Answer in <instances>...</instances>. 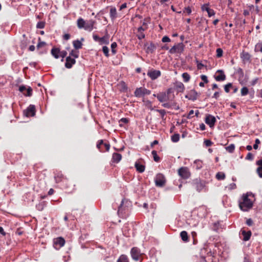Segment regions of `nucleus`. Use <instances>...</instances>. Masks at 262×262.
<instances>
[{
  "mask_svg": "<svg viewBox=\"0 0 262 262\" xmlns=\"http://www.w3.org/2000/svg\"><path fill=\"white\" fill-rule=\"evenodd\" d=\"M65 67L68 69H70L75 63L76 60L75 58H72L70 56L67 57Z\"/></svg>",
  "mask_w": 262,
  "mask_h": 262,
  "instance_id": "nucleus-14",
  "label": "nucleus"
},
{
  "mask_svg": "<svg viewBox=\"0 0 262 262\" xmlns=\"http://www.w3.org/2000/svg\"><path fill=\"white\" fill-rule=\"evenodd\" d=\"M157 98L160 102L172 101L174 98V95L167 96L164 92L160 93L157 94Z\"/></svg>",
  "mask_w": 262,
  "mask_h": 262,
  "instance_id": "nucleus-5",
  "label": "nucleus"
},
{
  "mask_svg": "<svg viewBox=\"0 0 262 262\" xmlns=\"http://www.w3.org/2000/svg\"><path fill=\"white\" fill-rule=\"evenodd\" d=\"M128 122V119L126 118H122L119 121V125L121 127L123 126L124 124H127Z\"/></svg>",
  "mask_w": 262,
  "mask_h": 262,
  "instance_id": "nucleus-34",
  "label": "nucleus"
},
{
  "mask_svg": "<svg viewBox=\"0 0 262 262\" xmlns=\"http://www.w3.org/2000/svg\"><path fill=\"white\" fill-rule=\"evenodd\" d=\"M96 24V21L93 19H90L85 21L84 30L89 32L92 31L94 27V26Z\"/></svg>",
  "mask_w": 262,
  "mask_h": 262,
  "instance_id": "nucleus-13",
  "label": "nucleus"
},
{
  "mask_svg": "<svg viewBox=\"0 0 262 262\" xmlns=\"http://www.w3.org/2000/svg\"><path fill=\"white\" fill-rule=\"evenodd\" d=\"M162 41L163 42H168L170 41V39L167 36H164L162 39Z\"/></svg>",
  "mask_w": 262,
  "mask_h": 262,
  "instance_id": "nucleus-57",
  "label": "nucleus"
},
{
  "mask_svg": "<svg viewBox=\"0 0 262 262\" xmlns=\"http://www.w3.org/2000/svg\"><path fill=\"white\" fill-rule=\"evenodd\" d=\"M124 203V200H122L121 201V204L120 205V206L118 207V213L119 215L120 214H122L123 212V203Z\"/></svg>",
  "mask_w": 262,
  "mask_h": 262,
  "instance_id": "nucleus-46",
  "label": "nucleus"
},
{
  "mask_svg": "<svg viewBox=\"0 0 262 262\" xmlns=\"http://www.w3.org/2000/svg\"><path fill=\"white\" fill-rule=\"evenodd\" d=\"M99 41L101 43H106L107 44L108 43V38L106 36L100 37Z\"/></svg>",
  "mask_w": 262,
  "mask_h": 262,
  "instance_id": "nucleus-42",
  "label": "nucleus"
},
{
  "mask_svg": "<svg viewBox=\"0 0 262 262\" xmlns=\"http://www.w3.org/2000/svg\"><path fill=\"white\" fill-rule=\"evenodd\" d=\"M182 76L185 82H188L190 79L189 74L186 72L183 73Z\"/></svg>",
  "mask_w": 262,
  "mask_h": 262,
  "instance_id": "nucleus-32",
  "label": "nucleus"
},
{
  "mask_svg": "<svg viewBox=\"0 0 262 262\" xmlns=\"http://www.w3.org/2000/svg\"><path fill=\"white\" fill-rule=\"evenodd\" d=\"M228 188L230 190L234 189L236 188V184L234 183H232L230 184L229 186H228Z\"/></svg>",
  "mask_w": 262,
  "mask_h": 262,
  "instance_id": "nucleus-63",
  "label": "nucleus"
},
{
  "mask_svg": "<svg viewBox=\"0 0 262 262\" xmlns=\"http://www.w3.org/2000/svg\"><path fill=\"white\" fill-rule=\"evenodd\" d=\"M248 89L246 86L242 88V89H241V95L242 96L247 95L248 94Z\"/></svg>",
  "mask_w": 262,
  "mask_h": 262,
  "instance_id": "nucleus-38",
  "label": "nucleus"
},
{
  "mask_svg": "<svg viewBox=\"0 0 262 262\" xmlns=\"http://www.w3.org/2000/svg\"><path fill=\"white\" fill-rule=\"evenodd\" d=\"M260 143V140L258 139H256L255 141V144L253 145V148L255 149H257L258 148V145Z\"/></svg>",
  "mask_w": 262,
  "mask_h": 262,
  "instance_id": "nucleus-52",
  "label": "nucleus"
},
{
  "mask_svg": "<svg viewBox=\"0 0 262 262\" xmlns=\"http://www.w3.org/2000/svg\"><path fill=\"white\" fill-rule=\"evenodd\" d=\"M147 75L151 80H154L159 77L161 73L159 70L152 69L148 71Z\"/></svg>",
  "mask_w": 262,
  "mask_h": 262,
  "instance_id": "nucleus-9",
  "label": "nucleus"
},
{
  "mask_svg": "<svg viewBox=\"0 0 262 262\" xmlns=\"http://www.w3.org/2000/svg\"><path fill=\"white\" fill-rule=\"evenodd\" d=\"M217 72L220 73V74L215 77V79L217 81H224L226 79V76L224 72L222 70H218Z\"/></svg>",
  "mask_w": 262,
  "mask_h": 262,
  "instance_id": "nucleus-22",
  "label": "nucleus"
},
{
  "mask_svg": "<svg viewBox=\"0 0 262 262\" xmlns=\"http://www.w3.org/2000/svg\"><path fill=\"white\" fill-rule=\"evenodd\" d=\"M45 26V23L44 21H39L36 25V28L38 29H43Z\"/></svg>",
  "mask_w": 262,
  "mask_h": 262,
  "instance_id": "nucleus-40",
  "label": "nucleus"
},
{
  "mask_svg": "<svg viewBox=\"0 0 262 262\" xmlns=\"http://www.w3.org/2000/svg\"><path fill=\"white\" fill-rule=\"evenodd\" d=\"M255 50L262 53V44L260 43H257L255 46Z\"/></svg>",
  "mask_w": 262,
  "mask_h": 262,
  "instance_id": "nucleus-47",
  "label": "nucleus"
},
{
  "mask_svg": "<svg viewBox=\"0 0 262 262\" xmlns=\"http://www.w3.org/2000/svg\"><path fill=\"white\" fill-rule=\"evenodd\" d=\"M24 114L27 117L34 116L35 114V107L34 105L30 104L27 108L24 111Z\"/></svg>",
  "mask_w": 262,
  "mask_h": 262,
  "instance_id": "nucleus-10",
  "label": "nucleus"
},
{
  "mask_svg": "<svg viewBox=\"0 0 262 262\" xmlns=\"http://www.w3.org/2000/svg\"><path fill=\"white\" fill-rule=\"evenodd\" d=\"M122 158V156L119 153H114L113 154L112 160L115 163H118L120 161Z\"/></svg>",
  "mask_w": 262,
  "mask_h": 262,
  "instance_id": "nucleus-27",
  "label": "nucleus"
},
{
  "mask_svg": "<svg viewBox=\"0 0 262 262\" xmlns=\"http://www.w3.org/2000/svg\"><path fill=\"white\" fill-rule=\"evenodd\" d=\"M231 86H232V84L231 83H229L226 84L224 87L225 91L226 93H228L229 92V89L230 88H231Z\"/></svg>",
  "mask_w": 262,
  "mask_h": 262,
  "instance_id": "nucleus-50",
  "label": "nucleus"
},
{
  "mask_svg": "<svg viewBox=\"0 0 262 262\" xmlns=\"http://www.w3.org/2000/svg\"><path fill=\"white\" fill-rule=\"evenodd\" d=\"M241 57L244 60H249L250 59V55L248 53H243L242 55L241 56Z\"/></svg>",
  "mask_w": 262,
  "mask_h": 262,
  "instance_id": "nucleus-39",
  "label": "nucleus"
},
{
  "mask_svg": "<svg viewBox=\"0 0 262 262\" xmlns=\"http://www.w3.org/2000/svg\"><path fill=\"white\" fill-rule=\"evenodd\" d=\"M235 149V146L233 144H231L226 147V149L230 153H232Z\"/></svg>",
  "mask_w": 262,
  "mask_h": 262,
  "instance_id": "nucleus-36",
  "label": "nucleus"
},
{
  "mask_svg": "<svg viewBox=\"0 0 262 262\" xmlns=\"http://www.w3.org/2000/svg\"><path fill=\"white\" fill-rule=\"evenodd\" d=\"M23 36L24 37V39L21 40L20 46L22 49H25L27 47L28 45L30 42V41L27 38H26L25 34H24L23 35Z\"/></svg>",
  "mask_w": 262,
  "mask_h": 262,
  "instance_id": "nucleus-24",
  "label": "nucleus"
},
{
  "mask_svg": "<svg viewBox=\"0 0 262 262\" xmlns=\"http://www.w3.org/2000/svg\"><path fill=\"white\" fill-rule=\"evenodd\" d=\"M216 122L215 118L211 115H207L205 118V122L210 127L214 126Z\"/></svg>",
  "mask_w": 262,
  "mask_h": 262,
  "instance_id": "nucleus-11",
  "label": "nucleus"
},
{
  "mask_svg": "<svg viewBox=\"0 0 262 262\" xmlns=\"http://www.w3.org/2000/svg\"><path fill=\"white\" fill-rule=\"evenodd\" d=\"M191 12H192L191 9V8L190 7H188L185 8L184 10V12L187 13V14L188 15L190 14Z\"/></svg>",
  "mask_w": 262,
  "mask_h": 262,
  "instance_id": "nucleus-56",
  "label": "nucleus"
},
{
  "mask_svg": "<svg viewBox=\"0 0 262 262\" xmlns=\"http://www.w3.org/2000/svg\"><path fill=\"white\" fill-rule=\"evenodd\" d=\"M67 51H66L64 50L60 51V54L59 55H60V57L62 58L61 61L63 60V58L67 56Z\"/></svg>",
  "mask_w": 262,
  "mask_h": 262,
  "instance_id": "nucleus-51",
  "label": "nucleus"
},
{
  "mask_svg": "<svg viewBox=\"0 0 262 262\" xmlns=\"http://www.w3.org/2000/svg\"><path fill=\"white\" fill-rule=\"evenodd\" d=\"M117 45L115 42H114L111 44L112 52H113V54H115L116 53V51L115 50V49L117 47Z\"/></svg>",
  "mask_w": 262,
  "mask_h": 262,
  "instance_id": "nucleus-48",
  "label": "nucleus"
},
{
  "mask_svg": "<svg viewBox=\"0 0 262 262\" xmlns=\"http://www.w3.org/2000/svg\"><path fill=\"white\" fill-rule=\"evenodd\" d=\"M54 245L58 246V248L62 247L65 244V240L61 237H59L54 239Z\"/></svg>",
  "mask_w": 262,
  "mask_h": 262,
  "instance_id": "nucleus-16",
  "label": "nucleus"
},
{
  "mask_svg": "<svg viewBox=\"0 0 262 262\" xmlns=\"http://www.w3.org/2000/svg\"><path fill=\"white\" fill-rule=\"evenodd\" d=\"M216 178L218 180H223L225 178V174L224 172H219L216 174Z\"/></svg>",
  "mask_w": 262,
  "mask_h": 262,
  "instance_id": "nucleus-31",
  "label": "nucleus"
},
{
  "mask_svg": "<svg viewBox=\"0 0 262 262\" xmlns=\"http://www.w3.org/2000/svg\"><path fill=\"white\" fill-rule=\"evenodd\" d=\"M130 255L135 260H138L141 255L140 250L137 247H133L130 250Z\"/></svg>",
  "mask_w": 262,
  "mask_h": 262,
  "instance_id": "nucleus-8",
  "label": "nucleus"
},
{
  "mask_svg": "<svg viewBox=\"0 0 262 262\" xmlns=\"http://www.w3.org/2000/svg\"><path fill=\"white\" fill-rule=\"evenodd\" d=\"M171 140L173 142H177L180 140V135L179 134H174L171 137Z\"/></svg>",
  "mask_w": 262,
  "mask_h": 262,
  "instance_id": "nucleus-33",
  "label": "nucleus"
},
{
  "mask_svg": "<svg viewBox=\"0 0 262 262\" xmlns=\"http://www.w3.org/2000/svg\"><path fill=\"white\" fill-rule=\"evenodd\" d=\"M70 56L74 57L73 58H77L78 57V53L77 52L74 51V50H72L70 53Z\"/></svg>",
  "mask_w": 262,
  "mask_h": 262,
  "instance_id": "nucleus-44",
  "label": "nucleus"
},
{
  "mask_svg": "<svg viewBox=\"0 0 262 262\" xmlns=\"http://www.w3.org/2000/svg\"><path fill=\"white\" fill-rule=\"evenodd\" d=\"M84 41V38H81V40H75L73 41V45L75 49H79L82 48V41Z\"/></svg>",
  "mask_w": 262,
  "mask_h": 262,
  "instance_id": "nucleus-21",
  "label": "nucleus"
},
{
  "mask_svg": "<svg viewBox=\"0 0 262 262\" xmlns=\"http://www.w3.org/2000/svg\"><path fill=\"white\" fill-rule=\"evenodd\" d=\"M180 236L181 237V239L184 242H188V234L187 232L185 231H183L180 233Z\"/></svg>",
  "mask_w": 262,
  "mask_h": 262,
  "instance_id": "nucleus-29",
  "label": "nucleus"
},
{
  "mask_svg": "<svg viewBox=\"0 0 262 262\" xmlns=\"http://www.w3.org/2000/svg\"><path fill=\"white\" fill-rule=\"evenodd\" d=\"M262 170V167H257V169H256V172L257 173V174H258V176L262 178V172H261V171Z\"/></svg>",
  "mask_w": 262,
  "mask_h": 262,
  "instance_id": "nucleus-53",
  "label": "nucleus"
},
{
  "mask_svg": "<svg viewBox=\"0 0 262 262\" xmlns=\"http://www.w3.org/2000/svg\"><path fill=\"white\" fill-rule=\"evenodd\" d=\"M36 208L38 210L41 211L43 209V204L42 203H39L36 205Z\"/></svg>",
  "mask_w": 262,
  "mask_h": 262,
  "instance_id": "nucleus-59",
  "label": "nucleus"
},
{
  "mask_svg": "<svg viewBox=\"0 0 262 262\" xmlns=\"http://www.w3.org/2000/svg\"><path fill=\"white\" fill-rule=\"evenodd\" d=\"M151 154L153 156L154 161L156 162H159L160 160V158L158 156L157 151L156 150H152L151 151Z\"/></svg>",
  "mask_w": 262,
  "mask_h": 262,
  "instance_id": "nucleus-37",
  "label": "nucleus"
},
{
  "mask_svg": "<svg viewBox=\"0 0 262 262\" xmlns=\"http://www.w3.org/2000/svg\"><path fill=\"white\" fill-rule=\"evenodd\" d=\"M251 195H252L251 192L243 194L241 200L239 201V207L242 211H248L252 207L253 205V201L249 198Z\"/></svg>",
  "mask_w": 262,
  "mask_h": 262,
  "instance_id": "nucleus-1",
  "label": "nucleus"
},
{
  "mask_svg": "<svg viewBox=\"0 0 262 262\" xmlns=\"http://www.w3.org/2000/svg\"><path fill=\"white\" fill-rule=\"evenodd\" d=\"M258 80V78H256L253 79L251 82V85H252V86L255 85L257 83Z\"/></svg>",
  "mask_w": 262,
  "mask_h": 262,
  "instance_id": "nucleus-64",
  "label": "nucleus"
},
{
  "mask_svg": "<svg viewBox=\"0 0 262 262\" xmlns=\"http://www.w3.org/2000/svg\"><path fill=\"white\" fill-rule=\"evenodd\" d=\"M166 180L163 174L158 173L155 178V182L156 186L162 187L164 185Z\"/></svg>",
  "mask_w": 262,
  "mask_h": 262,
  "instance_id": "nucleus-6",
  "label": "nucleus"
},
{
  "mask_svg": "<svg viewBox=\"0 0 262 262\" xmlns=\"http://www.w3.org/2000/svg\"><path fill=\"white\" fill-rule=\"evenodd\" d=\"M102 51L106 57L109 56V49L106 46H103L102 47Z\"/></svg>",
  "mask_w": 262,
  "mask_h": 262,
  "instance_id": "nucleus-41",
  "label": "nucleus"
},
{
  "mask_svg": "<svg viewBox=\"0 0 262 262\" xmlns=\"http://www.w3.org/2000/svg\"><path fill=\"white\" fill-rule=\"evenodd\" d=\"M117 262H128L127 257L125 255H122L118 258Z\"/></svg>",
  "mask_w": 262,
  "mask_h": 262,
  "instance_id": "nucleus-35",
  "label": "nucleus"
},
{
  "mask_svg": "<svg viewBox=\"0 0 262 262\" xmlns=\"http://www.w3.org/2000/svg\"><path fill=\"white\" fill-rule=\"evenodd\" d=\"M32 89H31V88L29 87L27 89V94L24 93V94L26 96H31L32 95Z\"/></svg>",
  "mask_w": 262,
  "mask_h": 262,
  "instance_id": "nucleus-49",
  "label": "nucleus"
},
{
  "mask_svg": "<svg viewBox=\"0 0 262 262\" xmlns=\"http://www.w3.org/2000/svg\"><path fill=\"white\" fill-rule=\"evenodd\" d=\"M216 57H221L223 56V50L221 48H217L216 51Z\"/></svg>",
  "mask_w": 262,
  "mask_h": 262,
  "instance_id": "nucleus-43",
  "label": "nucleus"
},
{
  "mask_svg": "<svg viewBox=\"0 0 262 262\" xmlns=\"http://www.w3.org/2000/svg\"><path fill=\"white\" fill-rule=\"evenodd\" d=\"M51 53L52 55L56 59L60 57V50L57 48H53L51 50Z\"/></svg>",
  "mask_w": 262,
  "mask_h": 262,
  "instance_id": "nucleus-17",
  "label": "nucleus"
},
{
  "mask_svg": "<svg viewBox=\"0 0 262 262\" xmlns=\"http://www.w3.org/2000/svg\"><path fill=\"white\" fill-rule=\"evenodd\" d=\"M201 79L205 83H207L208 82L207 77L206 75H202L201 76Z\"/></svg>",
  "mask_w": 262,
  "mask_h": 262,
  "instance_id": "nucleus-62",
  "label": "nucleus"
},
{
  "mask_svg": "<svg viewBox=\"0 0 262 262\" xmlns=\"http://www.w3.org/2000/svg\"><path fill=\"white\" fill-rule=\"evenodd\" d=\"M201 8H202V11H205L206 12H208L209 10V9H210L209 7V4H204L202 6Z\"/></svg>",
  "mask_w": 262,
  "mask_h": 262,
  "instance_id": "nucleus-45",
  "label": "nucleus"
},
{
  "mask_svg": "<svg viewBox=\"0 0 262 262\" xmlns=\"http://www.w3.org/2000/svg\"><path fill=\"white\" fill-rule=\"evenodd\" d=\"M241 232V234L243 236V241H247L250 239L252 234L251 231H246L244 230H242Z\"/></svg>",
  "mask_w": 262,
  "mask_h": 262,
  "instance_id": "nucleus-18",
  "label": "nucleus"
},
{
  "mask_svg": "<svg viewBox=\"0 0 262 262\" xmlns=\"http://www.w3.org/2000/svg\"><path fill=\"white\" fill-rule=\"evenodd\" d=\"M146 29V28H143L142 26H140L137 29V37L139 40H142L145 38V34L144 31Z\"/></svg>",
  "mask_w": 262,
  "mask_h": 262,
  "instance_id": "nucleus-15",
  "label": "nucleus"
},
{
  "mask_svg": "<svg viewBox=\"0 0 262 262\" xmlns=\"http://www.w3.org/2000/svg\"><path fill=\"white\" fill-rule=\"evenodd\" d=\"M184 49V45L182 42L174 45L169 51L170 54H181Z\"/></svg>",
  "mask_w": 262,
  "mask_h": 262,
  "instance_id": "nucleus-4",
  "label": "nucleus"
},
{
  "mask_svg": "<svg viewBox=\"0 0 262 262\" xmlns=\"http://www.w3.org/2000/svg\"><path fill=\"white\" fill-rule=\"evenodd\" d=\"M179 175L183 179H187L190 176V173L188 168L186 167H182L178 170Z\"/></svg>",
  "mask_w": 262,
  "mask_h": 262,
  "instance_id": "nucleus-7",
  "label": "nucleus"
},
{
  "mask_svg": "<svg viewBox=\"0 0 262 262\" xmlns=\"http://www.w3.org/2000/svg\"><path fill=\"white\" fill-rule=\"evenodd\" d=\"M209 17H211L215 15V12L213 9H210L207 12Z\"/></svg>",
  "mask_w": 262,
  "mask_h": 262,
  "instance_id": "nucleus-54",
  "label": "nucleus"
},
{
  "mask_svg": "<svg viewBox=\"0 0 262 262\" xmlns=\"http://www.w3.org/2000/svg\"><path fill=\"white\" fill-rule=\"evenodd\" d=\"M174 87L178 92H183L185 89L184 84L180 81H177L174 83Z\"/></svg>",
  "mask_w": 262,
  "mask_h": 262,
  "instance_id": "nucleus-19",
  "label": "nucleus"
},
{
  "mask_svg": "<svg viewBox=\"0 0 262 262\" xmlns=\"http://www.w3.org/2000/svg\"><path fill=\"white\" fill-rule=\"evenodd\" d=\"M143 102H145V105L148 107V108H150L151 107V102L149 100H146V101H144V100H143Z\"/></svg>",
  "mask_w": 262,
  "mask_h": 262,
  "instance_id": "nucleus-58",
  "label": "nucleus"
},
{
  "mask_svg": "<svg viewBox=\"0 0 262 262\" xmlns=\"http://www.w3.org/2000/svg\"><path fill=\"white\" fill-rule=\"evenodd\" d=\"M198 97V93L194 90H190L189 93L185 96V98L192 101H195L196 100Z\"/></svg>",
  "mask_w": 262,
  "mask_h": 262,
  "instance_id": "nucleus-12",
  "label": "nucleus"
},
{
  "mask_svg": "<svg viewBox=\"0 0 262 262\" xmlns=\"http://www.w3.org/2000/svg\"><path fill=\"white\" fill-rule=\"evenodd\" d=\"M135 166L139 172L142 173L145 170V166L139 161L136 162Z\"/></svg>",
  "mask_w": 262,
  "mask_h": 262,
  "instance_id": "nucleus-20",
  "label": "nucleus"
},
{
  "mask_svg": "<svg viewBox=\"0 0 262 262\" xmlns=\"http://www.w3.org/2000/svg\"><path fill=\"white\" fill-rule=\"evenodd\" d=\"M117 10L115 7H112L110 11V16L112 20L117 17Z\"/></svg>",
  "mask_w": 262,
  "mask_h": 262,
  "instance_id": "nucleus-26",
  "label": "nucleus"
},
{
  "mask_svg": "<svg viewBox=\"0 0 262 262\" xmlns=\"http://www.w3.org/2000/svg\"><path fill=\"white\" fill-rule=\"evenodd\" d=\"M193 167L199 170L203 167V162L200 160H195L193 162Z\"/></svg>",
  "mask_w": 262,
  "mask_h": 262,
  "instance_id": "nucleus-28",
  "label": "nucleus"
},
{
  "mask_svg": "<svg viewBox=\"0 0 262 262\" xmlns=\"http://www.w3.org/2000/svg\"><path fill=\"white\" fill-rule=\"evenodd\" d=\"M55 180L57 183H62V186L65 187V188H68L70 187V185L68 184L69 181L62 173H58L56 174L55 176Z\"/></svg>",
  "mask_w": 262,
  "mask_h": 262,
  "instance_id": "nucleus-2",
  "label": "nucleus"
},
{
  "mask_svg": "<svg viewBox=\"0 0 262 262\" xmlns=\"http://www.w3.org/2000/svg\"><path fill=\"white\" fill-rule=\"evenodd\" d=\"M156 50V46L152 43H150V45L147 47L146 52L147 53H152Z\"/></svg>",
  "mask_w": 262,
  "mask_h": 262,
  "instance_id": "nucleus-30",
  "label": "nucleus"
},
{
  "mask_svg": "<svg viewBox=\"0 0 262 262\" xmlns=\"http://www.w3.org/2000/svg\"><path fill=\"white\" fill-rule=\"evenodd\" d=\"M195 188L198 192L202 191L205 187V184L203 182L196 180L195 183Z\"/></svg>",
  "mask_w": 262,
  "mask_h": 262,
  "instance_id": "nucleus-23",
  "label": "nucleus"
},
{
  "mask_svg": "<svg viewBox=\"0 0 262 262\" xmlns=\"http://www.w3.org/2000/svg\"><path fill=\"white\" fill-rule=\"evenodd\" d=\"M204 144L207 147H209L212 145V142L209 140H206L204 141Z\"/></svg>",
  "mask_w": 262,
  "mask_h": 262,
  "instance_id": "nucleus-60",
  "label": "nucleus"
},
{
  "mask_svg": "<svg viewBox=\"0 0 262 262\" xmlns=\"http://www.w3.org/2000/svg\"><path fill=\"white\" fill-rule=\"evenodd\" d=\"M151 91L149 90L146 89L145 88H137L134 92V95L136 97H141L145 95H149Z\"/></svg>",
  "mask_w": 262,
  "mask_h": 262,
  "instance_id": "nucleus-3",
  "label": "nucleus"
},
{
  "mask_svg": "<svg viewBox=\"0 0 262 262\" xmlns=\"http://www.w3.org/2000/svg\"><path fill=\"white\" fill-rule=\"evenodd\" d=\"M85 21L81 17L79 18L77 21V25L79 29H84L85 27Z\"/></svg>",
  "mask_w": 262,
  "mask_h": 262,
  "instance_id": "nucleus-25",
  "label": "nucleus"
},
{
  "mask_svg": "<svg viewBox=\"0 0 262 262\" xmlns=\"http://www.w3.org/2000/svg\"><path fill=\"white\" fill-rule=\"evenodd\" d=\"M196 63H197V68L199 70L202 69L204 67V65L198 60H196Z\"/></svg>",
  "mask_w": 262,
  "mask_h": 262,
  "instance_id": "nucleus-55",
  "label": "nucleus"
},
{
  "mask_svg": "<svg viewBox=\"0 0 262 262\" xmlns=\"http://www.w3.org/2000/svg\"><path fill=\"white\" fill-rule=\"evenodd\" d=\"M253 155L251 153L249 152L246 157V159L249 160H253Z\"/></svg>",
  "mask_w": 262,
  "mask_h": 262,
  "instance_id": "nucleus-61",
  "label": "nucleus"
}]
</instances>
